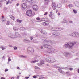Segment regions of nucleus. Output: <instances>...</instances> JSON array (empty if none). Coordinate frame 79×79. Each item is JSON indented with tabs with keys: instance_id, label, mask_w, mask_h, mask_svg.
Instances as JSON below:
<instances>
[{
	"instance_id": "1a4fd4ad",
	"label": "nucleus",
	"mask_w": 79,
	"mask_h": 79,
	"mask_svg": "<svg viewBox=\"0 0 79 79\" xmlns=\"http://www.w3.org/2000/svg\"><path fill=\"white\" fill-rule=\"evenodd\" d=\"M40 63H38L37 64L38 66H40L41 65H42V64H44L45 63H44V60H40Z\"/></svg>"
},
{
	"instance_id": "774afa93",
	"label": "nucleus",
	"mask_w": 79,
	"mask_h": 79,
	"mask_svg": "<svg viewBox=\"0 0 79 79\" xmlns=\"http://www.w3.org/2000/svg\"><path fill=\"white\" fill-rule=\"evenodd\" d=\"M58 16H60V13H58Z\"/></svg>"
},
{
	"instance_id": "a211bd4d",
	"label": "nucleus",
	"mask_w": 79,
	"mask_h": 79,
	"mask_svg": "<svg viewBox=\"0 0 79 79\" xmlns=\"http://www.w3.org/2000/svg\"><path fill=\"white\" fill-rule=\"evenodd\" d=\"M58 70L60 71V73H61V74H65V73H64V72L62 71V70L60 69H58Z\"/></svg>"
},
{
	"instance_id": "2f4dec72",
	"label": "nucleus",
	"mask_w": 79,
	"mask_h": 79,
	"mask_svg": "<svg viewBox=\"0 0 79 79\" xmlns=\"http://www.w3.org/2000/svg\"><path fill=\"white\" fill-rule=\"evenodd\" d=\"M29 1V0H23V2L25 3H27Z\"/></svg>"
},
{
	"instance_id": "ddd939ff",
	"label": "nucleus",
	"mask_w": 79,
	"mask_h": 79,
	"mask_svg": "<svg viewBox=\"0 0 79 79\" xmlns=\"http://www.w3.org/2000/svg\"><path fill=\"white\" fill-rule=\"evenodd\" d=\"M64 55L65 57H68V56H70V53L68 52H64Z\"/></svg>"
},
{
	"instance_id": "dca6fc26",
	"label": "nucleus",
	"mask_w": 79,
	"mask_h": 79,
	"mask_svg": "<svg viewBox=\"0 0 79 79\" xmlns=\"http://www.w3.org/2000/svg\"><path fill=\"white\" fill-rule=\"evenodd\" d=\"M23 42H25V43H29L31 42V41L29 40H26V39H24L23 40Z\"/></svg>"
},
{
	"instance_id": "69168bd1",
	"label": "nucleus",
	"mask_w": 79,
	"mask_h": 79,
	"mask_svg": "<svg viewBox=\"0 0 79 79\" xmlns=\"http://www.w3.org/2000/svg\"><path fill=\"white\" fill-rule=\"evenodd\" d=\"M17 78L18 79H19V76H17Z\"/></svg>"
},
{
	"instance_id": "6ab92c4d",
	"label": "nucleus",
	"mask_w": 79,
	"mask_h": 79,
	"mask_svg": "<svg viewBox=\"0 0 79 79\" xmlns=\"http://www.w3.org/2000/svg\"><path fill=\"white\" fill-rule=\"evenodd\" d=\"M20 30L21 31H24V30H26V29L24 27H22L20 28Z\"/></svg>"
},
{
	"instance_id": "e2e57ef3",
	"label": "nucleus",
	"mask_w": 79,
	"mask_h": 79,
	"mask_svg": "<svg viewBox=\"0 0 79 79\" xmlns=\"http://www.w3.org/2000/svg\"><path fill=\"white\" fill-rule=\"evenodd\" d=\"M76 56H79V53H77Z\"/></svg>"
},
{
	"instance_id": "f8f14e48",
	"label": "nucleus",
	"mask_w": 79,
	"mask_h": 79,
	"mask_svg": "<svg viewBox=\"0 0 79 79\" xmlns=\"http://www.w3.org/2000/svg\"><path fill=\"white\" fill-rule=\"evenodd\" d=\"M37 7L38 6L37 5H34L33 6V9L35 11H37Z\"/></svg>"
},
{
	"instance_id": "de8ad7c7",
	"label": "nucleus",
	"mask_w": 79,
	"mask_h": 79,
	"mask_svg": "<svg viewBox=\"0 0 79 79\" xmlns=\"http://www.w3.org/2000/svg\"><path fill=\"white\" fill-rule=\"evenodd\" d=\"M42 24L44 26H46V23L45 22L43 23Z\"/></svg>"
},
{
	"instance_id": "338daca9",
	"label": "nucleus",
	"mask_w": 79,
	"mask_h": 79,
	"mask_svg": "<svg viewBox=\"0 0 79 79\" xmlns=\"http://www.w3.org/2000/svg\"><path fill=\"white\" fill-rule=\"evenodd\" d=\"M47 15V12L45 13L44 14V15Z\"/></svg>"
},
{
	"instance_id": "aec40b11",
	"label": "nucleus",
	"mask_w": 79,
	"mask_h": 79,
	"mask_svg": "<svg viewBox=\"0 0 79 79\" xmlns=\"http://www.w3.org/2000/svg\"><path fill=\"white\" fill-rule=\"evenodd\" d=\"M52 53H56V52H58V50H56L54 49H52Z\"/></svg>"
},
{
	"instance_id": "c756f323",
	"label": "nucleus",
	"mask_w": 79,
	"mask_h": 79,
	"mask_svg": "<svg viewBox=\"0 0 79 79\" xmlns=\"http://www.w3.org/2000/svg\"><path fill=\"white\" fill-rule=\"evenodd\" d=\"M45 23H46V26H47V25H48L49 24V23H50V22H49V20L48 21H46L45 22Z\"/></svg>"
},
{
	"instance_id": "c03bdc74",
	"label": "nucleus",
	"mask_w": 79,
	"mask_h": 79,
	"mask_svg": "<svg viewBox=\"0 0 79 79\" xmlns=\"http://www.w3.org/2000/svg\"><path fill=\"white\" fill-rule=\"evenodd\" d=\"M77 33L78 34V36H77V34H76L75 35V37H79V34L77 32Z\"/></svg>"
},
{
	"instance_id": "864d4df0",
	"label": "nucleus",
	"mask_w": 79,
	"mask_h": 79,
	"mask_svg": "<svg viewBox=\"0 0 79 79\" xmlns=\"http://www.w3.org/2000/svg\"><path fill=\"white\" fill-rule=\"evenodd\" d=\"M14 50H17L18 48L17 47H14Z\"/></svg>"
},
{
	"instance_id": "a878e982",
	"label": "nucleus",
	"mask_w": 79,
	"mask_h": 79,
	"mask_svg": "<svg viewBox=\"0 0 79 79\" xmlns=\"http://www.w3.org/2000/svg\"><path fill=\"white\" fill-rule=\"evenodd\" d=\"M52 31H56V27H52L51 29Z\"/></svg>"
},
{
	"instance_id": "58836bf2",
	"label": "nucleus",
	"mask_w": 79,
	"mask_h": 79,
	"mask_svg": "<svg viewBox=\"0 0 79 79\" xmlns=\"http://www.w3.org/2000/svg\"><path fill=\"white\" fill-rule=\"evenodd\" d=\"M2 4H3V2H2V1H0V7L2 6Z\"/></svg>"
},
{
	"instance_id": "412c9836",
	"label": "nucleus",
	"mask_w": 79,
	"mask_h": 79,
	"mask_svg": "<svg viewBox=\"0 0 79 79\" xmlns=\"http://www.w3.org/2000/svg\"><path fill=\"white\" fill-rule=\"evenodd\" d=\"M10 18L11 19H13V20H15V17H13V15H11L10 16Z\"/></svg>"
},
{
	"instance_id": "c9c22d12",
	"label": "nucleus",
	"mask_w": 79,
	"mask_h": 79,
	"mask_svg": "<svg viewBox=\"0 0 79 79\" xmlns=\"http://www.w3.org/2000/svg\"><path fill=\"white\" fill-rule=\"evenodd\" d=\"M57 66H58V64H55L53 65V67L54 68H58V67H57Z\"/></svg>"
},
{
	"instance_id": "2eb2a0df",
	"label": "nucleus",
	"mask_w": 79,
	"mask_h": 79,
	"mask_svg": "<svg viewBox=\"0 0 79 79\" xmlns=\"http://www.w3.org/2000/svg\"><path fill=\"white\" fill-rule=\"evenodd\" d=\"M52 49L49 48V49H48L47 50V52L49 53H52Z\"/></svg>"
},
{
	"instance_id": "7ed1b4c3",
	"label": "nucleus",
	"mask_w": 79,
	"mask_h": 79,
	"mask_svg": "<svg viewBox=\"0 0 79 79\" xmlns=\"http://www.w3.org/2000/svg\"><path fill=\"white\" fill-rule=\"evenodd\" d=\"M34 49L33 48L31 47H29L28 48V52L29 54H31L32 53H33Z\"/></svg>"
},
{
	"instance_id": "4be33fe9",
	"label": "nucleus",
	"mask_w": 79,
	"mask_h": 79,
	"mask_svg": "<svg viewBox=\"0 0 79 79\" xmlns=\"http://www.w3.org/2000/svg\"><path fill=\"white\" fill-rule=\"evenodd\" d=\"M75 4L77 7H79V3L77 2H76V3H75Z\"/></svg>"
},
{
	"instance_id": "39448f33",
	"label": "nucleus",
	"mask_w": 79,
	"mask_h": 79,
	"mask_svg": "<svg viewBox=\"0 0 79 79\" xmlns=\"http://www.w3.org/2000/svg\"><path fill=\"white\" fill-rule=\"evenodd\" d=\"M21 37V35L19 34L18 32H16L15 33V35H14L12 37L13 39L15 38H17V37Z\"/></svg>"
},
{
	"instance_id": "603ef678",
	"label": "nucleus",
	"mask_w": 79,
	"mask_h": 79,
	"mask_svg": "<svg viewBox=\"0 0 79 79\" xmlns=\"http://www.w3.org/2000/svg\"><path fill=\"white\" fill-rule=\"evenodd\" d=\"M52 12H50V14L49 15V16L50 17H51V16H52Z\"/></svg>"
},
{
	"instance_id": "79ce46f5",
	"label": "nucleus",
	"mask_w": 79,
	"mask_h": 79,
	"mask_svg": "<svg viewBox=\"0 0 79 79\" xmlns=\"http://www.w3.org/2000/svg\"><path fill=\"white\" fill-rule=\"evenodd\" d=\"M73 11L74 13H75V14L77 13V11H76V10H75L74 9L73 10Z\"/></svg>"
},
{
	"instance_id": "6e6552de",
	"label": "nucleus",
	"mask_w": 79,
	"mask_h": 79,
	"mask_svg": "<svg viewBox=\"0 0 79 79\" xmlns=\"http://www.w3.org/2000/svg\"><path fill=\"white\" fill-rule=\"evenodd\" d=\"M43 47L45 48H48V49L49 48H50L51 47V46L50 45L47 44H44L43 45Z\"/></svg>"
},
{
	"instance_id": "0eeeda50",
	"label": "nucleus",
	"mask_w": 79,
	"mask_h": 79,
	"mask_svg": "<svg viewBox=\"0 0 79 79\" xmlns=\"http://www.w3.org/2000/svg\"><path fill=\"white\" fill-rule=\"evenodd\" d=\"M76 34H77V36H78V33L76 32L73 33L69 35L72 37H76Z\"/></svg>"
},
{
	"instance_id": "37998d69",
	"label": "nucleus",
	"mask_w": 79,
	"mask_h": 79,
	"mask_svg": "<svg viewBox=\"0 0 79 79\" xmlns=\"http://www.w3.org/2000/svg\"><path fill=\"white\" fill-rule=\"evenodd\" d=\"M67 2V0H63L62 3H66Z\"/></svg>"
},
{
	"instance_id": "423d86ee",
	"label": "nucleus",
	"mask_w": 79,
	"mask_h": 79,
	"mask_svg": "<svg viewBox=\"0 0 79 79\" xmlns=\"http://www.w3.org/2000/svg\"><path fill=\"white\" fill-rule=\"evenodd\" d=\"M53 36L54 37H56V36H59L60 35V33L58 31H55L52 34Z\"/></svg>"
},
{
	"instance_id": "393cba45",
	"label": "nucleus",
	"mask_w": 79,
	"mask_h": 79,
	"mask_svg": "<svg viewBox=\"0 0 79 79\" xmlns=\"http://www.w3.org/2000/svg\"><path fill=\"white\" fill-rule=\"evenodd\" d=\"M49 0H44V2L45 3V5H47L48 3V1Z\"/></svg>"
},
{
	"instance_id": "4c0bfd02",
	"label": "nucleus",
	"mask_w": 79,
	"mask_h": 79,
	"mask_svg": "<svg viewBox=\"0 0 79 79\" xmlns=\"http://www.w3.org/2000/svg\"><path fill=\"white\" fill-rule=\"evenodd\" d=\"M38 60H35L34 61H33L31 62V63H36V62H38Z\"/></svg>"
},
{
	"instance_id": "a19ab883",
	"label": "nucleus",
	"mask_w": 79,
	"mask_h": 79,
	"mask_svg": "<svg viewBox=\"0 0 79 79\" xmlns=\"http://www.w3.org/2000/svg\"><path fill=\"white\" fill-rule=\"evenodd\" d=\"M35 69H40V68L38 67L37 66L35 67Z\"/></svg>"
},
{
	"instance_id": "e433bc0d",
	"label": "nucleus",
	"mask_w": 79,
	"mask_h": 79,
	"mask_svg": "<svg viewBox=\"0 0 79 79\" xmlns=\"http://www.w3.org/2000/svg\"><path fill=\"white\" fill-rule=\"evenodd\" d=\"M49 21L48 18H44V21Z\"/></svg>"
},
{
	"instance_id": "a18cd8bd",
	"label": "nucleus",
	"mask_w": 79,
	"mask_h": 79,
	"mask_svg": "<svg viewBox=\"0 0 79 79\" xmlns=\"http://www.w3.org/2000/svg\"><path fill=\"white\" fill-rule=\"evenodd\" d=\"M8 61H11V58H10V57H9V58L8 59Z\"/></svg>"
},
{
	"instance_id": "09e8293b",
	"label": "nucleus",
	"mask_w": 79,
	"mask_h": 79,
	"mask_svg": "<svg viewBox=\"0 0 79 79\" xmlns=\"http://www.w3.org/2000/svg\"><path fill=\"white\" fill-rule=\"evenodd\" d=\"M69 70H70V71H73V68H69Z\"/></svg>"
},
{
	"instance_id": "20e7f679",
	"label": "nucleus",
	"mask_w": 79,
	"mask_h": 79,
	"mask_svg": "<svg viewBox=\"0 0 79 79\" xmlns=\"http://www.w3.org/2000/svg\"><path fill=\"white\" fill-rule=\"evenodd\" d=\"M32 12L31 10H27L26 12V15L28 16H32Z\"/></svg>"
},
{
	"instance_id": "f704fd0d",
	"label": "nucleus",
	"mask_w": 79,
	"mask_h": 79,
	"mask_svg": "<svg viewBox=\"0 0 79 79\" xmlns=\"http://www.w3.org/2000/svg\"><path fill=\"white\" fill-rule=\"evenodd\" d=\"M22 21V20H19V19H17V22H18V23H21Z\"/></svg>"
},
{
	"instance_id": "cd10ccee",
	"label": "nucleus",
	"mask_w": 79,
	"mask_h": 79,
	"mask_svg": "<svg viewBox=\"0 0 79 79\" xmlns=\"http://www.w3.org/2000/svg\"><path fill=\"white\" fill-rule=\"evenodd\" d=\"M57 6L58 8H61V7L62 6V5H61L60 3H59L57 4Z\"/></svg>"
},
{
	"instance_id": "8fccbe9b",
	"label": "nucleus",
	"mask_w": 79,
	"mask_h": 79,
	"mask_svg": "<svg viewBox=\"0 0 79 79\" xmlns=\"http://www.w3.org/2000/svg\"><path fill=\"white\" fill-rule=\"evenodd\" d=\"M36 19L38 21H40V19L39 17H38L36 18Z\"/></svg>"
},
{
	"instance_id": "c85d7f7f",
	"label": "nucleus",
	"mask_w": 79,
	"mask_h": 79,
	"mask_svg": "<svg viewBox=\"0 0 79 79\" xmlns=\"http://www.w3.org/2000/svg\"><path fill=\"white\" fill-rule=\"evenodd\" d=\"M47 42L48 43H52V41L50 40H47V41H45L44 44H46Z\"/></svg>"
},
{
	"instance_id": "b1692460",
	"label": "nucleus",
	"mask_w": 79,
	"mask_h": 79,
	"mask_svg": "<svg viewBox=\"0 0 79 79\" xmlns=\"http://www.w3.org/2000/svg\"><path fill=\"white\" fill-rule=\"evenodd\" d=\"M62 30L63 29H62L61 28L56 27V31H61V30Z\"/></svg>"
},
{
	"instance_id": "9d476101",
	"label": "nucleus",
	"mask_w": 79,
	"mask_h": 79,
	"mask_svg": "<svg viewBox=\"0 0 79 79\" xmlns=\"http://www.w3.org/2000/svg\"><path fill=\"white\" fill-rule=\"evenodd\" d=\"M52 6L53 8V10H55L56 8V3H53Z\"/></svg>"
},
{
	"instance_id": "f03ea898",
	"label": "nucleus",
	"mask_w": 79,
	"mask_h": 79,
	"mask_svg": "<svg viewBox=\"0 0 79 79\" xmlns=\"http://www.w3.org/2000/svg\"><path fill=\"white\" fill-rule=\"evenodd\" d=\"M46 61L48 63H54L55 62V59L54 58H48L46 59Z\"/></svg>"
},
{
	"instance_id": "bf43d9fd",
	"label": "nucleus",
	"mask_w": 79,
	"mask_h": 79,
	"mask_svg": "<svg viewBox=\"0 0 79 79\" xmlns=\"http://www.w3.org/2000/svg\"><path fill=\"white\" fill-rule=\"evenodd\" d=\"M33 77L35 78H37V76L34 75L33 76Z\"/></svg>"
},
{
	"instance_id": "5701e85b",
	"label": "nucleus",
	"mask_w": 79,
	"mask_h": 79,
	"mask_svg": "<svg viewBox=\"0 0 79 79\" xmlns=\"http://www.w3.org/2000/svg\"><path fill=\"white\" fill-rule=\"evenodd\" d=\"M6 46H2L0 47V48H2V50H5V49H6Z\"/></svg>"
},
{
	"instance_id": "680f3d73",
	"label": "nucleus",
	"mask_w": 79,
	"mask_h": 79,
	"mask_svg": "<svg viewBox=\"0 0 79 79\" xmlns=\"http://www.w3.org/2000/svg\"><path fill=\"white\" fill-rule=\"evenodd\" d=\"M44 78V77H41L40 78H39V79H43Z\"/></svg>"
},
{
	"instance_id": "bb28decb",
	"label": "nucleus",
	"mask_w": 79,
	"mask_h": 79,
	"mask_svg": "<svg viewBox=\"0 0 79 79\" xmlns=\"http://www.w3.org/2000/svg\"><path fill=\"white\" fill-rule=\"evenodd\" d=\"M13 29L14 31H18V27H13Z\"/></svg>"
},
{
	"instance_id": "72a5a7b5",
	"label": "nucleus",
	"mask_w": 79,
	"mask_h": 79,
	"mask_svg": "<svg viewBox=\"0 0 79 79\" xmlns=\"http://www.w3.org/2000/svg\"><path fill=\"white\" fill-rule=\"evenodd\" d=\"M66 23V20L65 19H63V22H61V23Z\"/></svg>"
},
{
	"instance_id": "5fc2aeb1",
	"label": "nucleus",
	"mask_w": 79,
	"mask_h": 79,
	"mask_svg": "<svg viewBox=\"0 0 79 79\" xmlns=\"http://www.w3.org/2000/svg\"><path fill=\"white\" fill-rule=\"evenodd\" d=\"M66 73L68 75H69V74H70V73H69L68 72H66Z\"/></svg>"
},
{
	"instance_id": "7c9ffc66",
	"label": "nucleus",
	"mask_w": 79,
	"mask_h": 79,
	"mask_svg": "<svg viewBox=\"0 0 79 79\" xmlns=\"http://www.w3.org/2000/svg\"><path fill=\"white\" fill-rule=\"evenodd\" d=\"M68 7H69V8H72V7H73V5L72 4H69L68 5Z\"/></svg>"
},
{
	"instance_id": "4468645a",
	"label": "nucleus",
	"mask_w": 79,
	"mask_h": 79,
	"mask_svg": "<svg viewBox=\"0 0 79 79\" xmlns=\"http://www.w3.org/2000/svg\"><path fill=\"white\" fill-rule=\"evenodd\" d=\"M22 8H24V9L25 8H27V5H26V4L23 3L22 4Z\"/></svg>"
},
{
	"instance_id": "f257e3e1",
	"label": "nucleus",
	"mask_w": 79,
	"mask_h": 79,
	"mask_svg": "<svg viewBox=\"0 0 79 79\" xmlns=\"http://www.w3.org/2000/svg\"><path fill=\"white\" fill-rule=\"evenodd\" d=\"M77 42H69L65 44L64 47L65 48H69L73 47V46Z\"/></svg>"
},
{
	"instance_id": "49530a36",
	"label": "nucleus",
	"mask_w": 79,
	"mask_h": 79,
	"mask_svg": "<svg viewBox=\"0 0 79 79\" xmlns=\"http://www.w3.org/2000/svg\"><path fill=\"white\" fill-rule=\"evenodd\" d=\"M33 3V2H32V0H30L29 2V3Z\"/></svg>"
},
{
	"instance_id": "052dcab7",
	"label": "nucleus",
	"mask_w": 79,
	"mask_h": 79,
	"mask_svg": "<svg viewBox=\"0 0 79 79\" xmlns=\"http://www.w3.org/2000/svg\"><path fill=\"white\" fill-rule=\"evenodd\" d=\"M29 77H25L26 79H29Z\"/></svg>"
},
{
	"instance_id": "13d9d810",
	"label": "nucleus",
	"mask_w": 79,
	"mask_h": 79,
	"mask_svg": "<svg viewBox=\"0 0 79 79\" xmlns=\"http://www.w3.org/2000/svg\"><path fill=\"white\" fill-rule=\"evenodd\" d=\"M27 33L26 32H24V33L22 34V35H26Z\"/></svg>"
},
{
	"instance_id": "0e129e2a",
	"label": "nucleus",
	"mask_w": 79,
	"mask_h": 79,
	"mask_svg": "<svg viewBox=\"0 0 79 79\" xmlns=\"http://www.w3.org/2000/svg\"><path fill=\"white\" fill-rule=\"evenodd\" d=\"M9 47H13V46L11 45H9Z\"/></svg>"
},
{
	"instance_id": "3c124183",
	"label": "nucleus",
	"mask_w": 79,
	"mask_h": 79,
	"mask_svg": "<svg viewBox=\"0 0 79 79\" xmlns=\"http://www.w3.org/2000/svg\"><path fill=\"white\" fill-rule=\"evenodd\" d=\"M30 39L31 40H33V37H32V36L30 37Z\"/></svg>"
},
{
	"instance_id": "6e6d98bb",
	"label": "nucleus",
	"mask_w": 79,
	"mask_h": 79,
	"mask_svg": "<svg viewBox=\"0 0 79 79\" xmlns=\"http://www.w3.org/2000/svg\"><path fill=\"white\" fill-rule=\"evenodd\" d=\"M41 20L43 21H45V19H44V18H42Z\"/></svg>"
},
{
	"instance_id": "473e14b6",
	"label": "nucleus",
	"mask_w": 79,
	"mask_h": 79,
	"mask_svg": "<svg viewBox=\"0 0 79 79\" xmlns=\"http://www.w3.org/2000/svg\"><path fill=\"white\" fill-rule=\"evenodd\" d=\"M20 57H21V58H27V56H24L23 55H21L20 56Z\"/></svg>"
},
{
	"instance_id": "ea45409f",
	"label": "nucleus",
	"mask_w": 79,
	"mask_h": 79,
	"mask_svg": "<svg viewBox=\"0 0 79 79\" xmlns=\"http://www.w3.org/2000/svg\"><path fill=\"white\" fill-rule=\"evenodd\" d=\"M10 21H8L6 23V25H9L10 24Z\"/></svg>"
},
{
	"instance_id": "4d7b16f0",
	"label": "nucleus",
	"mask_w": 79,
	"mask_h": 79,
	"mask_svg": "<svg viewBox=\"0 0 79 79\" xmlns=\"http://www.w3.org/2000/svg\"><path fill=\"white\" fill-rule=\"evenodd\" d=\"M8 71V69H6L5 70V72H6V71Z\"/></svg>"
},
{
	"instance_id": "f3484780",
	"label": "nucleus",
	"mask_w": 79,
	"mask_h": 79,
	"mask_svg": "<svg viewBox=\"0 0 79 79\" xmlns=\"http://www.w3.org/2000/svg\"><path fill=\"white\" fill-rule=\"evenodd\" d=\"M14 35H13L11 33H9L8 34V36L9 37H11L13 39V37Z\"/></svg>"
},
{
	"instance_id": "9b49d317",
	"label": "nucleus",
	"mask_w": 79,
	"mask_h": 79,
	"mask_svg": "<svg viewBox=\"0 0 79 79\" xmlns=\"http://www.w3.org/2000/svg\"><path fill=\"white\" fill-rule=\"evenodd\" d=\"M40 31L42 34H44V35H46L47 34V32H46L45 31L41 29H40Z\"/></svg>"
}]
</instances>
